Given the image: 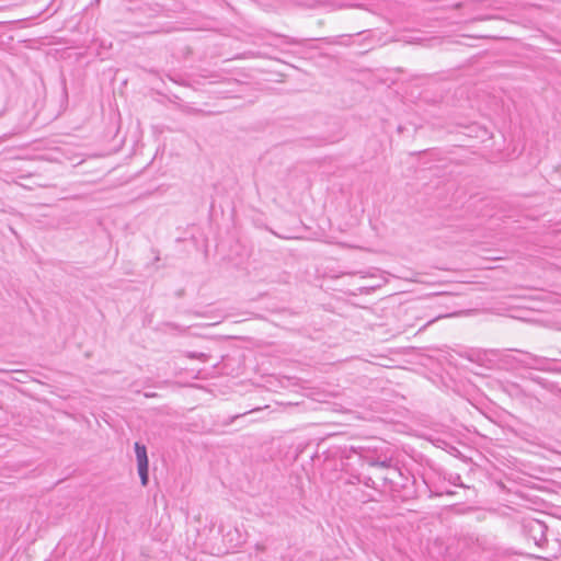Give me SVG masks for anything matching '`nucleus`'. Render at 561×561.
Wrapping results in <instances>:
<instances>
[{"instance_id":"1","label":"nucleus","mask_w":561,"mask_h":561,"mask_svg":"<svg viewBox=\"0 0 561 561\" xmlns=\"http://www.w3.org/2000/svg\"><path fill=\"white\" fill-rule=\"evenodd\" d=\"M134 449L140 483L142 486H147L149 483V459L147 455V447L144 444L136 442L134 444Z\"/></svg>"},{"instance_id":"2","label":"nucleus","mask_w":561,"mask_h":561,"mask_svg":"<svg viewBox=\"0 0 561 561\" xmlns=\"http://www.w3.org/2000/svg\"><path fill=\"white\" fill-rule=\"evenodd\" d=\"M365 461L370 467H378V468L389 470V472L382 477V481H383L385 485H392L394 483V478L397 476H399V477L402 476V472L400 471V469L396 466H392V459H390V458L379 460L378 458L367 457L365 459Z\"/></svg>"},{"instance_id":"3","label":"nucleus","mask_w":561,"mask_h":561,"mask_svg":"<svg viewBox=\"0 0 561 561\" xmlns=\"http://www.w3.org/2000/svg\"><path fill=\"white\" fill-rule=\"evenodd\" d=\"M525 528L528 530L536 545L541 546L542 542L547 541V526L543 523L533 519L525 525Z\"/></svg>"},{"instance_id":"4","label":"nucleus","mask_w":561,"mask_h":561,"mask_svg":"<svg viewBox=\"0 0 561 561\" xmlns=\"http://www.w3.org/2000/svg\"><path fill=\"white\" fill-rule=\"evenodd\" d=\"M528 358L535 365L536 368H540L541 364L546 363L548 359L546 357L536 356L533 354H527Z\"/></svg>"},{"instance_id":"5","label":"nucleus","mask_w":561,"mask_h":561,"mask_svg":"<svg viewBox=\"0 0 561 561\" xmlns=\"http://www.w3.org/2000/svg\"><path fill=\"white\" fill-rule=\"evenodd\" d=\"M188 357H190V358H198V359H201V360H203V362H206V360H207V358H208V355H207V354H205V353H196V352H192V353H190V354H188Z\"/></svg>"},{"instance_id":"6","label":"nucleus","mask_w":561,"mask_h":561,"mask_svg":"<svg viewBox=\"0 0 561 561\" xmlns=\"http://www.w3.org/2000/svg\"><path fill=\"white\" fill-rule=\"evenodd\" d=\"M363 483H364L367 488L376 489V486H375V481H374V480H373V478H370V477H366V478H364Z\"/></svg>"},{"instance_id":"7","label":"nucleus","mask_w":561,"mask_h":561,"mask_svg":"<svg viewBox=\"0 0 561 561\" xmlns=\"http://www.w3.org/2000/svg\"><path fill=\"white\" fill-rule=\"evenodd\" d=\"M266 547L263 543H256L255 550L256 551H265Z\"/></svg>"},{"instance_id":"8","label":"nucleus","mask_w":561,"mask_h":561,"mask_svg":"<svg viewBox=\"0 0 561 561\" xmlns=\"http://www.w3.org/2000/svg\"><path fill=\"white\" fill-rule=\"evenodd\" d=\"M443 317H444V316H438V317H436L435 319L430 320V321L426 323V325H428V324L433 323L435 320L440 319V318H443Z\"/></svg>"},{"instance_id":"9","label":"nucleus","mask_w":561,"mask_h":561,"mask_svg":"<svg viewBox=\"0 0 561 561\" xmlns=\"http://www.w3.org/2000/svg\"><path fill=\"white\" fill-rule=\"evenodd\" d=\"M247 413H248V412H244V413H242V414H238V415L232 416V417H231L230 423H231L234 419H238L240 415H244V414H247Z\"/></svg>"},{"instance_id":"10","label":"nucleus","mask_w":561,"mask_h":561,"mask_svg":"<svg viewBox=\"0 0 561 561\" xmlns=\"http://www.w3.org/2000/svg\"><path fill=\"white\" fill-rule=\"evenodd\" d=\"M159 260H160L159 255H156L154 261L157 262Z\"/></svg>"}]
</instances>
